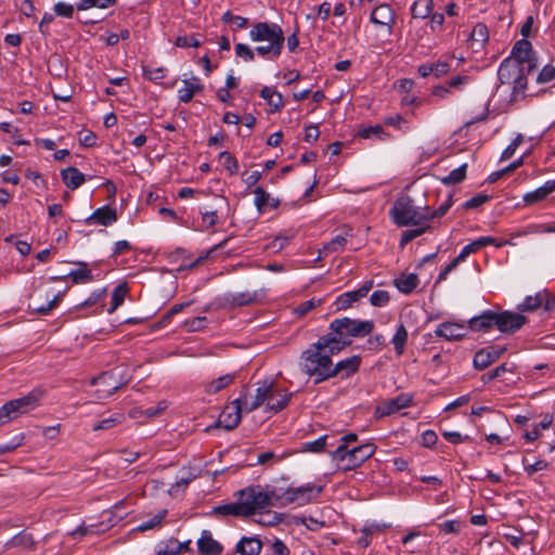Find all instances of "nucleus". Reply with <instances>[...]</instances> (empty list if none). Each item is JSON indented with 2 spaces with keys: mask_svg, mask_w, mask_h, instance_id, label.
I'll use <instances>...</instances> for the list:
<instances>
[{
  "mask_svg": "<svg viewBox=\"0 0 555 555\" xmlns=\"http://www.w3.org/2000/svg\"><path fill=\"white\" fill-rule=\"evenodd\" d=\"M341 351L333 337L322 335L301 352L299 366L314 384L331 379L332 357Z\"/></svg>",
  "mask_w": 555,
  "mask_h": 555,
  "instance_id": "nucleus-1",
  "label": "nucleus"
},
{
  "mask_svg": "<svg viewBox=\"0 0 555 555\" xmlns=\"http://www.w3.org/2000/svg\"><path fill=\"white\" fill-rule=\"evenodd\" d=\"M374 330V322L371 320L361 321L349 318L335 319L330 324V333L325 336L333 337L340 350L351 344L350 337H364Z\"/></svg>",
  "mask_w": 555,
  "mask_h": 555,
  "instance_id": "nucleus-2",
  "label": "nucleus"
},
{
  "mask_svg": "<svg viewBox=\"0 0 555 555\" xmlns=\"http://www.w3.org/2000/svg\"><path fill=\"white\" fill-rule=\"evenodd\" d=\"M389 215L398 227L421 225L428 222L426 209L416 207L414 201L408 195L396 199Z\"/></svg>",
  "mask_w": 555,
  "mask_h": 555,
  "instance_id": "nucleus-3",
  "label": "nucleus"
},
{
  "mask_svg": "<svg viewBox=\"0 0 555 555\" xmlns=\"http://www.w3.org/2000/svg\"><path fill=\"white\" fill-rule=\"evenodd\" d=\"M376 451L374 443H363L353 448H346L339 444L332 453L333 461H336L338 468L344 472L360 467L371 459Z\"/></svg>",
  "mask_w": 555,
  "mask_h": 555,
  "instance_id": "nucleus-4",
  "label": "nucleus"
},
{
  "mask_svg": "<svg viewBox=\"0 0 555 555\" xmlns=\"http://www.w3.org/2000/svg\"><path fill=\"white\" fill-rule=\"evenodd\" d=\"M237 503L242 517H248L272 505V496L261 486H251L238 491Z\"/></svg>",
  "mask_w": 555,
  "mask_h": 555,
  "instance_id": "nucleus-5",
  "label": "nucleus"
},
{
  "mask_svg": "<svg viewBox=\"0 0 555 555\" xmlns=\"http://www.w3.org/2000/svg\"><path fill=\"white\" fill-rule=\"evenodd\" d=\"M41 390H31L26 396L10 400L0 408V426L16 420L38 406Z\"/></svg>",
  "mask_w": 555,
  "mask_h": 555,
  "instance_id": "nucleus-6",
  "label": "nucleus"
},
{
  "mask_svg": "<svg viewBox=\"0 0 555 555\" xmlns=\"http://www.w3.org/2000/svg\"><path fill=\"white\" fill-rule=\"evenodd\" d=\"M128 383V375L119 369L101 373L91 379L93 386H98V397L106 398Z\"/></svg>",
  "mask_w": 555,
  "mask_h": 555,
  "instance_id": "nucleus-7",
  "label": "nucleus"
},
{
  "mask_svg": "<svg viewBox=\"0 0 555 555\" xmlns=\"http://www.w3.org/2000/svg\"><path fill=\"white\" fill-rule=\"evenodd\" d=\"M249 38L253 41H268L284 43V34L280 25L275 23L259 22L256 23L249 31Z\"/></svg>",
  "mask_w": 555,
  "mask_h": 555,
  "instance_id": "nucleus-8",
  "label": "nucleus"
},
{
  "mask_svg": "<svg viewBox=\"0 0 555 555\" xmlns=\"http://www.w3.org/2000/svg\"><path fill=\"white\" fill-rule=\"evenodd\" d=\"M256 393L249 400L248 395L245 392L240 399L244 404V412L250 413L261 406L267 400L269 401L273 395L274 382L264 379L257 384Z\"/></svg>",
  "mask_w": 555,
  "mask_h": 555,
  "instance_id": "nucleus-9",
  "label": "nucleus"
},
{
  "mask_svg": "<svg viewBox=\"0 0 555 555\" xmlns=\"http://www.w3.org/2000/svg\"><path fill=\"white\" fill-rule=\"evenodd\" d=\"M242 412H244V404L242 399L237 398L224 406L214 426L222 427L227 430L234 429L241 422Z\"/></svg>",
  "mask_w": 555,
  "mask_h": 555,
  "instance_id": "nucleus-10",
  "label": "nucleus"
},
{
  "mask_svg": "<svg viewBox=\"0 0 555 555\" xmlns=\"http://www.w3.org/2000/svg\"><path fill=\"white\" fill-rule=\"evenodd\" d=\"M512 61L518 62L531 74L538 66L537 60L532 53V44L527 39L518 40L512 49Z\"/></svg>",
  "mask_w": 555,
  "mask_h": 555,
  "instance_id": "nucleus-11",
  "label": "nucleus"
},
{
  "mask_svg": "<svg viewBox=\"0 0 555 555\" xmlns=\"http://www.w3.org/2000/svg\"><path fill=\"white\" fill-rule=\"evenodd\" d=\"M526 323V317L512 311L495 312V327L505 334H513Z\"/></svg>",
  "mask_w": 555,
  "mask_h": 555,
  "instance_id": "nucleus-12",
  "label": "nucleus"
},
{
  "mask_svg": "<svg viewBox=\"0 0 555 555\" xmlns=\"http://www.w3.org/2000/svg\"><path fill=\"white\" fill-rule=\"evenodd\" d=\"M413 402V397L409 393H400L399 396L382 402L375 408V416L384 417L399 412L402 409L410 406Z\"/></svg>",
  "mask_w": 555,
  "mask_h": 555,
  "instance_id": "nucleus-13",
  "label": "nucleus"
},
{
  "mask_svg": "<svg viewBox=\"0 0 555 555\" xmlns=\"http://www.w3.org/2000/svg\"><path fill=\"white\" fill-rule=\"evenodd\" d=\"M506 351V347L488 346L478 350L473 359V365L476 370L482 371L499 360Z\"/></svg>",
  "mask_w": 555,
  "mask_h": 555,
  "instance_id": "nucleus-14",
  "label": "nucleus"
},
{
  "mask_svg": "<svg viewBox=\"0 0 555 555\" xmlns=\"http://www.w3.org/2000/svg\"><path fill=\"white\" fill-rule=\"evenodd\" d=\"M322 492V487L314 485H307L297 488H288L284 493V499L287 502H297L300 505L309 503L313 494L319 495Z\"/></svg>",
  "mask_w": 555,
  "mask_h": 555,
  "instance_id": "nucleus-15",
  "label": "nucleus"
},
{
  "mask_svg": "<svg viewBox=\"0 0 555 555\" xmlns=\"http://www.w3.org/2000/svg\"><path fill=\"white\" fill-rule=\"evenodd\" d=\"M372 287L373 282L366 281L358 289L346 292L339 295L335 300L336 310L340 311L350 308L354 302L359 301L361 298L366 297Z\"/></svg>",
  "mask_w": 555,
  "mask_h": 555,
  "instance_id": "nucleus-16",
  "label": "nucleus"
},
{
  "mask_svg": "<svg viewBox=\"0 0 555 555\" xmlns=\"http://www.w3.org/2000/svg\"><path fill=\"white\" fill-rule=\"evenodd\" d=\"M435 335L449 341L461 340L467 335V326L464 323L446 321L436 327Z\"/></svg>",
  "mask_w": 555,
  "mask_h": 555,
  "instance_id": "nucleus-17",
  "label": "nucleus"
},
{
  "mask_svg": "<svg viewBox=\"0 0 555 555\" xmlns=\"http://www.w3.org/2000/svg\"><path fill=\"white\" fill-rule=\"evenodd\" d=\"M527 69L518 62L512 61L511 57L503 60L498 70V78L502 85L512 83L521 72Z\"/></svg>",
  "mask_w": 555,
  "mask_h": 555,
  "instance_id": "nucleus-18",
  "label": "nucleus"
},
{
  "mask_svg": "<svg viewBox=\"0 0 555 555\" xmlns=\"http://www.w3.org/2000/svg\"><path fill=\"white\" fill-rule=\"evenodd\" d=\"M361 364L360 356H352L338 361L336 364L332 362L331 378L341 375V377H350L359 371Z\"/></svg>",
  "mask_w": 555,
  "mask_h": 555,
  "instance_id": "nucleus-19",
  "label": "nucleus"
},
{
  "mask_svg": "<svg viewBox=\"0 0 555 555\" xmlns=\"http://www.w3.org/2000/svg\"><path fill=\"white\" fill-rule=\"evenodd\" d=\"M117 220V214L114 208L108 205L95 209L89 217L85 219L87 224L111 225Z\"/></svg>",
  "mask_w": 555,
  "mask_h": 555,
  "instance_id": "nucleus-20",
  "label": "nucleus"
},
{
  "mask_svg": "<svg viewBox=\"0 0 555 555\" xmlns=\"http://www.w3.org/2000/svg\"><path fill=\"white\" fill-rule=\"evenodd\" d=\"M495 311L486 310L479 315L473 317L467 322V331L473 332H489L494 324Z\"/></svg>",
  "mask_w": 555,
  "mask_h": 555,
  "instance_id": "nucleus-21",
  "label": "nucleus"
},
{
  "mask_svg": "<svg viewBox=\"0 0 555 555\" xmlns=\"http://www.w3.org/2000/svg\"><path fill=\"white\" fill-rule=\"evenodd\" d=\"M78 269L72 270L67 275L52 276L51 281H63L66 278H70L74 284H85L93 280L91 270L88 268L87 262H77Z\"/></svg>",
  "mask_w": 555,
  "mask_h": 555,
  "instance_id": "nucleus-22",
  "label": "nucleus"
},
{
  "mask_svg": "<svg viewBox=\"0 0 555 555\" xmlns=\"http://www.w3.org/2000/svg\"><path fill=\"white\" fill-rule=\"evenodd\" d=\"M204 86L201 83L199 78L191 77L183 80V86L178 89V98L180 102L188 103L192 100L193 95L203 90Z\"/></svg>",
  "mask_w": 555,
  "mask_h": 555,
  "instance_id": "nucleus-23",
  "label": "nucleus"
},
{
  "mask_svg": "<svg viewBox=\"0 0 555 555\" xmlns=\"http://www.w3.org/2000/svg\"><path fill=\"white\" fill-rule=\"evenodd\" d=\"M555 191V180L546 181L542 186L538 188L532 192H528L524 195V202L526 205H533L545 199L551 193Z\"/></svg>",
  "mask_w": 555,
  "mask_h": 555,
  "instance_id": "nucleus-24",
  "label": "nucleus"
},
{
  "mask_svg": "<svg viewBox=\"0 0 555 555\" xmlns=\"http://www.w3.org/2000/svg\"><path fill=\"white\" fill-rule=\"evenodd\" d=\"M63 183L69 190H76L86 182V176L80 172L76 167H67L61 170Z\"/></svg>",
  "mask_w": 555,
  "mask_h": 555,
  "instance_id": "nucleus-25",
  "label": "nucleus"
},
{
  "mask_svg": "<svg viewBox=\"0 0 555 555\" xmlns=\"http://www.w3.org/2000/svg\"><path fill=\"white\" fill-rule=\"evenodd\" d=\"M262 542L257 537H243L236 544V552L241 555H259Z\"/></svg>",
  "mask_w": 555,
  "mask_h": 555,
  "instance_id": "nucleus-26",
  "label": "nucleus"
},
{
  "mask_svg": "<svg viewBox=\"0 0 555 555\" xmlns=\"http://www.w3.org/2000/svg\"><path fill=\"white\" fill-rule=\"evenodd\" d=\"M370 20L375 25H390L393 23L392 10L387 4H380L373 10Z\"/></svg>",
  "mask_w": 555,
  "mask_h": 555,
  "instance_id": "nucleus-27",
  "label": "nucleus"
},
{
  "mask_svg": "<svg viewBox=\"0 0 555 555\" xmlns=\"http://www.w3.org/2000/svg\"><path fill=\"white\" fill-rule=\"evenodd\" d=\"M396 287L404 294L412 293L418 285V278L415 273L401 274L395 280Z\"/></svg>",
  "mask_w": 555,
  "mask_h": 555,
  "instance_id": "nucleus-28",
  "label": "nucleus"
},
{
  "mask_svg": "<svg viewBox=\"0 0 555 555\" xmlns=\"http://www.w3.org/2000/svg\"><path fill=\"white\" fill-rule=\"evenodd\" d=\"M547 298V292L542 291L537 293L534 296H527L524 301L519 305L520 311H534L539 307H541L544 302V299Z\"/></svg>",
  "mask_w": 555,
  "mask_h": 555,
  "instance_id": "nucleus-29",
  "label": "nucleus"
},
{
  "mask_svg": "<svg viewBox=\"0 0 555 555\" xmlns=\"http://www.w3.org/2000/svg\"><path fill=\"white\" fill-rule=\"evenodd\" d=\"M284 43L269 42L266 46H258L255 48V53L267 60L278 59L283 49Z\"/></svg>",
  "mask_w": 555,
  "mask_h": 555,
  "instance_id": "nucleus-30",
  "label": "nucleus"
},
{
  "mask_svg": "<svg viewBox=\"0 0 555 555\" xmlns=\"http://www.w3.org/2000/svg\"><path fill=\"white\" fill-rule=\"evenodd\" d=\"M433 9V0H415L411 7V14L414 18H426L429 17Z\"/></svg>",
  "mask_w": 555,
  "mask_h": 555,
  "instance_id": "nucleus-31",
  "label": "nucleus"
},
{
  "mask_svg": "<svg viewBox=\"0 0 555 555\" xmlns=\"http://www.w3.org/2000/svg\"><path fill=\"white\" fill-rule=\"evenodd\" d=\"M65 293L64 292H59L57 294H55L53 296V298L51 300H49L46 305H37L36 302H33V304H29V309L31 310V312L34 313H38L40 315H48L50 314V312L56 308V306L59 305V302L61 301L62 297H63V294Z\"/></svg>",
  "mask_w": 555,
  "mask_h": 555,
  "instance_id": "nucleus-32",
  "label": "nucleus"
},
{
  "mask_svg": "<svg viewBox=\"0 0 555 555\" xmlns=\"http://www.w3.org/2000/svg\"><path fill=\"white\" fill-rule=\"evenodd\" d=\"M237 374L235 372L233 373H227L223 375H220L214 379L210 380V392L217 393L222 391L223 389L231 386L235 379Z\"/></svg>",
  "mask_w": 555,
  "mask_h": 555,
  "instance_id": "nucleus-33",
  "label": "nucleus"
},
{
  "mask_svg": "<svg viewBox=\"0 0 555 555\" xmlns=\"http://www.w3.org/2000/svg\"><path fill=\"white\" fill-rule=\"evenodd\" d=\"M406 341H408V331H406L405 326L402 323H400L397 326L393 337L391 338V343H392L396 353L398 356L403 354Z\"/></svg>",
  "mask_w": 555,
  "mask_h": 555,
  "instance_id": "nucleus-34",
  "label": "nucleus"
},
{
  "mask_svg": "<svg viewBox=\"0 0 555 555\" xmlns=\"http://www.w3.org/2000/svg\"><path fill=\"white\" fill-rule=\"evenodd\" d=\"M215 205L218 207L215 210H210V227L215 223L220 222V220L227 216L228 214V204L223 197L215 196L214 197Z\"/></svg>",
  "mask_w": 555,
  "mask_h": 555,
  "instance_id": "nucleus-35",
  "label": "nucleus"
},
{
  "mask_svg": "<svg viewBox=\"0 0 555 555\" xmlns=\"http://www.w3.org/2000/svg\"><path fill=\"white\" fill-rule=\"evenodd\" d=\"M128 293V286L126 283L117 285L112 293L111 306L107 309L108 313H113L116 309L122 305L125 297Z\"/></svg>",
  "mask_w": 555,
  "mask_h": 555,
  "instance_id": "nucleus-36",
  "label": "nucleus"
},
{
  "mask_svg": "<svg viewBox=\"0 0 555 555\" xmlns=\"http://www.w3.org/2000/svg\"><path fill=\"white\" fill-rule=\"evenodd\" d=\"M414 229L405 230L402 232L401 240H400V246L404 247L408 243H410L412 240L421 236L426 231L430 229V225L428 222L423 223L421 225H414Z\"/></svg>",
  "mask_w": 555,
  "mask_h": 555,
  "instance_id": "nucleus-37",
  "label": "nucleus"
},
{
  "mask_svg": "<svg viewBox=\"0 0 555 555\" xmlns=\"http://www.w3.org/2000/svg\"><path fill=\"white\" fill-rule=\"evenodd\" d=\"M291 398L292 393L289 392L279 395L278 397L272 396L267 403V409L274 413L281 412L288 405Z\"/></svg>",
  "mask_w": 555,
  "mask_h": 555,
  "instance_id": "nucleus-38",
  "label": "nucleus"
},
{
  "mask_svg": "<svg viewBox=\"0 0 555 555\" xmlns=\"http://www.w3.org/2000/svg\"><path fill=\"white\" fill-rule=\"evenodd\" d=\"M467 164H463L460 167L450 171V173L441 178V182L444 185H454L462 182L466 178Z\"/></svg>",
  "mask_w": 555,
  "mask_h": 555,
  "instance_id": "nucleus-39",
  "label": "nucleus"
},
{
  "mask_svg": "<svg viewBox=\"0 0 555 555\" xmlns=\"http://www.w3.org/2000/svg\"><path fill=\"white\" fill-rule=\"evenodd\" d=\"M10 546L13 547H23L26 550H30L35 545L34 538L30 533H27L25 531L20 532L18 534L14 535L8 543Z\"/></svg>",
  "mask_w": 555,
  "mask_h": 555,
  "instance_id": "nucleus-40",
  "label": "nucleus"
},
{
  "mask_svg": "<svg viewBox=\"0 0 555 555\" xmlns=\"http://www.w3.org/2000/svg\"><path fill=\"white\" fill-rule=\"evenodd\" d=\"M205 41L204 35L192 34L190 36H178L175 44L179 48H197Z\"/></svg>",
  "mask_w": 555,
  "mask_h": 555,
  "instance_id": "nucleus-41",
  "label": "nucleus"
},
{
  "mask_svg": "<svg viewBox=\"0 0 555 555\" xmlns=\"http://www.w3.org/2000/svg\"><path fill=\"white\" fill-rule=\"evenodd\" d=\"M515 370L514 364H509L507 362L502 363L501 365L496 366L494 370L489 371L488 373L483 374L481 376V380L487 384L498 377H501L504 373L511 372L513 373Z\"/></svg>",
  "mask_w": 555,
  "mask_h": 555,
  "instance_id": "nucleus-42",
  "label": "nucleus"
},
{
  "mask_svg": "<svg viewBox=\"0 0 555 555\" xmlns=\"http://www.w3.org/2000/svg\"><path fill=\"white\" fill-rule=\"evenodd\" d=\"M210 514L218 515V516L242 517L237 501L234 503H228V504L216 506L212 508Z\"/></svg>",
  "mask_w": 555,
  "mask_h": 555,
  "instance_id": "nucleus-43",
  "label": "nucleus"
},
{
  "mask_svg": "<svg viewBox=\"0 0 555 555\" xmlns=\"http://www.w3.org/2000/svg\"><path fill=\"white\" fill-rule=\"evenodd\" d=\"M489 39V30L486 24L483 23H477L472 33H470V40L472 42L479 43L480 46H483Z\"/></svg>",
  "mask_w": 555,
  "mask_h": 555,
  "instance_id": "nucleus-44",
  "label": "nucleus"
},
{
  "mask_svg": "<svg viewBox=\"0 0 555 555\" xmlns=\"http://www.w3.org/2000/svg\"><path fill=\"white\" fill-rule=\"evenodd\" d=\"M219 164L225 168L230 175H235L238 171V164L236 158L227 151L219 154Z\"/></svg>",
  "mask_w": 555,
  "mask_h": 555,
  "instance_id": "nucleus-45",
  "label": "nucleus"
},
{
  "mask_svg": "<svg viewBox=\"0 0 555 555\" xmlns=\"http://www.w3.org/2000/svg\"><path fill=\"white\" fill-rule=\"evenodd\" d=\"M124 418H125L124 414L115 413V414L111 415L109 417L104 418V420L100 421L99 423H96L92 429L94 431L111 429V428L115 427L116 425L120 424L124 421Z\"/></svg>",
  "mask_w": 555,
  "mask_h": 555,
  "instance_id": "nucleus-46",
  "label": "nucleus"
},
{
  "mask_svg": "<svg viewBox=\"0 0 555 555\" xmlns=\"http://www.w3.org/2000/svg\"><path fill=\"white\" fill-rule=\"evenodd\" d=\"M384 124L403 132L410 131L409 122L399 114L385 117Z\"/></svg>",
  "mask_w": 555,
  "mask_h": 555,
  "instance_id": "nucleus-47",
  "label": "nucleus"
},
{
  "mask_svg": "<svg viewBox=\"0 0 555 555\" xmlns=\"http://www.w3.org/2000/svg\"><path fill=\"white\" fill-rule=\"evenodd\" d=\"M167 515V509H160L156 515H154L152 518H150L146 521L141 522L138 527V531H146L150 529H153L162 524L164 518Z\"/></svg>",
  "mask_w": 555,
  "mask_h": 555,
  "instance_id": "nucleus-48",
  "label": "nucleus"
},
{
  "mask_svg": "<svg viewBox=\"0 0 555 555\" xmlns=\"http://www.w3.org/2000/svg\"><path fill=\"white\" fill-rule=\"evenodd\" d=\"M527 75H529L526 70L519 74L512 83H513V98L516 100L518 95H524L525 90L527 89Z\"/></svg>",
  "mask_w": 555,
  "mask_h": 555,
  "instance_id": "nucleus-49",
  "label": "nucleus"
},
{
  "mask_svg": "<svg viewBox=\"0 0 555 555\" xmlns=\"http://www.w3.org/2000/svg\"><path fill=\"white\" fill-rule=\"evenodd\" d=\"M358 134L360 138H363V139H369L372 137H377L379 139H384V137H387V133L384 131V129L380 125L362 128L359 130Z\"/></svg>",
  "mask_w": 555,
  "mask_h": 555,
  "instance_id": "nucleus-50",
  "label": "nucleus"
},
{
  "mask_svg": "<svg viewBox=\"0 0 555 555\" xmlns=\"http://www.w3.org/2000/svg\"><path fill=\"white\" fill-rule=\"evenodd\" d=\"M322 302V299L314 298L304 301L294 309V313L299 318L305 317L308 312H310L315 307L320 306Z\"/></svg>",
  "mask_w": 555,
  "mask_h": 555,
  "instance_id": "nucleus-51",
  "label": "nucleus"
},
{
  "mask_svg": "<svg viewBox=\"0 0 555 555\" xmlns=\"http://www.w3.org/2000/svg\"><path fill=\"white\" fill-rule=\"evenodd\" d=\"M255 194V205L258 208L259 211H262L268 205L271 199L270 194L264 191L263 188L257 186L254 190Z\"/></svg>",
  "mask_w": 555,
  "mask_h": 555,
  "instance_id": "nucleus-52",
  "label": "nucleus"
},
{
  "mask_svg": "<svg viewBox=\"0 0 555 555\" xmlns=\"http://www.w3.org/2000/svg\"><path fill=\"white\" fill-rule=\"evenodd\" d=\"M234 50L235 55L245 62H253L255 60V50L245 43H236Z\"/></svg>",
  "mask_w": 555,
  "mask_h": 555,
  "instance_id": "nucleus-53",
  "label": "nucleus"
},
{
  "mask_svg": "<svg viewBox=\"0 0 555 555\" xmlns=\"http://www.w3.org/2000/svg\"><path fill=\"white\" fill-rule=\"evenodd\" d=\"M113 4L114 3L111 0H80V2L77 3L76 7H77V10L85 11V10H88L93 7H96L100 9H105Z\"/></svg>",
  "mask_w": 555,
  "mask_h": 555,
  "instance_id": "nucleus-54",
  "label": "nucleus"
},
{
  "mask_svg": "<svg viewBox=\"0 0 555 555\" xmlns=\"http://www.w3.org/2000/svg\"><path fill=\"white\" fill-rule=\"evenodd\" d=\"M390 297L387 291H374L370 297V302L375 307H384L388 304Z\"/></svg>",
  "mask_w": 555,
  "mask_h": 555,
  "instance_id": "nucleus-55",
  "label": "nucleus"
},
{
  "mask_svg": "<svg viewBox=\"0 0 555 555\" xmlns=\"http://www.w3.org/2000/svg\"><path fill=\"white\" fill-rule=\"evenodd\" d=\"M452 205V199H451V196L443 203L441 204L436 210H430L428 207H425L426 209V212L428 215V222L435 218H440L442 217L448 210L449 208L451 207Z\"/></svg>",
  "mask_w": 555,
  "mask_h": 555,
  "instance_id": "nucleus-56",
  "label": "nucleus"
},
{
  "mask_svg": "<svg viewBox=\"0 0 555 555\" xmlns=\"http://www.w3.org/2000/svg\"><path fill=\"white\" fill-rule=\"evenodd\" d=\"M555 79V67L547 64L545 65L539 73L537 82L538 83H547Z\"/></svg>",
  "mask_w": 555,
  "mask_h": 555,
  "instance_id": "nucleus-57",
  "label": "nucleus"
},
{
  "mask_svg": "<svg viewBox=\"0 0 555 555\" xmlns=\"http://www.w3.org/2000/svg\"><path fill=\"white\" fill-rule=\"evenodd\" d=\"M347 243V238L344 235H336L323 247L326 254L335 253Z\"/></svg>",
  "mask_w": 555,
  "mask_h": 555,
  "instance_id": "nucleus-58",
  "label": "nucleus"
},
{
  "mask_svg": "<svg viewBox=\"0 0 555 555\" xmlns=\"http://www.w3.org/2000/svg\"><path fill=\"white\" fill-rule=\"evenodd\" d=\"M143 76L151 81H159L165 78V69L163 67L151 68L143 66Z\"/></svg>",
  "mask_w": 555,
  "mask_h": 555,
  "instance_id": "nucleus-59",
  "label": "nucleus"
},
{
  "mask_svg": "<svg viewBox=\"0 0 555 555\" xmlns=\"http://www.w3.org/2000/svg\"><path fill=\"white\" fill-rule=\"evenodd\" d=\"M196 474H192L189 477L179 478L169 489V493L171 495L179 493L181 490H184L191 480L196 478Z\"/></svg>",
  "mask_w": 555,
  "mask_h": 555,
  "instance_id": "nucleus-60",
  "label": "nucleus"
},
{
  "mask_svg": "<svg viewBox=\"0 0 555 555\" xmlns=\"http://www.w3.org/2000/svg\"><path fill=\"white\" fill-rule=\"evenodd\" d=\"M522 135L521 134H518L507 146L506 149L502 152V155H501V160H506V159H509L514 153L516 152L517 147L519 146V144L522 142Z\"/></svg>",
  "mask_w": 555,
  "mask_h": 555,
  "instance_id": "nucleus-61",
  "label": "nucleus"
},
{
  "mask_svg": "<svg viewBox=\"0 0 555 555\" xmlns=\"http://www.w3.org/2000/svg\"><path fill=\"white\" fill-rule=\"evenodd\" d=\"M490 199V196L489 195H486V194H477L475 195L474 197L469 198L468 201H466L464 204H463V207L465 209H474V208H477L481 205H483L485 203H487L488 201Z\"/></svg>",
  "mask_w": 555,
  "mask_h": 555,
  "instance_id": "nucleus-62",
  "label": "nucleus"
},
{
  "mask_svg": "<svg viewBox=\"0 0 555 555\" xmlns=\"http://www.w3.org/2000/svg\"><path fill=\"white\" fill-rule=\"evenodd\" d=\"M79 143L85 147H92L96 144V135L91 130H85L79 133Z\"/></svg>",
  "mask_w": 555,
  "mask_h": 555,
  "instance_id": "nucleus-63",
  "label": "nucleus"
},
{
  "mask_svg": "<svg viewBox=\"0 0 555 555\" xmlns=\"http://www.w3.org/2000/svg\"><path fill=\"white\" fill-rule=\"evenodd\" d=\"M269 555H289V550L282 540L275 539L271 544V553Z\"/></svg>",
  "mask_w": 555,
  "mask_h": 555,
  "instance_id": "nucleus-64",
  "label": "nucleus"
}]
</instances>
